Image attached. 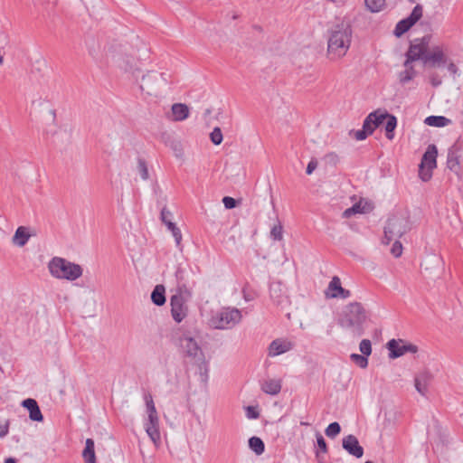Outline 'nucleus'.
Segmentation results:
<instances>
[{
    "label": "nucleus",
    "instance_id": "c85d7f7f",
    "mask_svg": "<svg viewBox=\"0 0 463 463\" xmlns=\"http://www.w3.org/2000/svg\"><path fill=\"white\" fill-rule=\"evenodd\" d=\"M165 288L163 285H156L152 291L151 300L156 306H163L165 303Z\"/></svg>",
    "mask_w": 463,
    "mask_h": 463
},
{
    "label": "nucleus",
    "instance_id": "864d4df0",
    "mask_svg": "<svg viewBox=\"0 0 463 463\" xmlns=\"http://www.w3.org/2000/svg\"><path fill=\"white\" fill-rule=\"evenodd\" d=\"M8 422L4 425H0V438H4L8 433Z\"/></svg>",
    "mask_w": 463,
    "mask_h": 463
},
{
    "label": "nucleus",
    "instance_id": "20e7f679",
    "mask_svg": "<svg viewBox=\"0 0 463 463\" xmlns=\"http://www.w3.org/2000/svg\"><path fill=\"white\" fill-rule=\"evenodd\" d=\"M48 269L52 277L70 281L76 280L83 273V269L79 264L61 257L52 258L48 263Z\"/></svg>",
    "mask_w": 463,
    "mask_h": 463
},
{
    "label": "nucleus",
    "instance_id": "f704fd0d",
    "mask_svg": "<svg viewBox=\"0 0 463 463\" xmlns=\"http://www.w3.org/2000/svg\"><path fill=\"white\" fill-rule=\"evenodd\" d=\"M137 172L143 180H147L149 178V173L146 163L142 158L137 159Z\"/></svg>",
    "mask_w": 463,
    "mask_h": 463
},
{
    "label": "nucleus",
    "instance_id": "6e6552de",
    "mask_svg": "<svg viewBox=\"0 0 463 463\" xmlns=\"http://www.w3.org/2000/svg\"><path fill=\"white\" fill-rule=\"evenodd\" d=\"M166 73L157 71H148L140 80L139 88L141 91L149 96H156L158 91L166 85Z\"/></svg>",
    "mask_w": 463,
    "mask_h": 463
},
{
    "label": "nucleus",
    "instance_id": "680f3d73",
    "mask_svg": "<svg viewBox=\"0 0 463 463\" xmlns=\"http://www.w3.org/2000/svg\"><path fill=\"white\" fill-rule=\"evenodd\" d=\"M301 425H308L307 422H301Z\"/></svg>",
    "mask_w": 463,
    "mask_h": 463
},
{
    "label": "nucleus",
    "instance_id": "6e6d98bb",
    "mask_svg": "<svg viewBox=\"0 0 463 463\" xmlns=\"http://www.w3.org/2000/svg\"><path fill=\"white\" fill-rule=\"evenodd\" d=\"M448 71L452 74H456L458 72V68L453 62H450L448 65Z\"/></svg>",
    "mask_w": 463,
    "mask_h": 463
},
{
    "label": "nucleus",
    "instance_id": "7ed1b4c3",
    "mask_svg": "<svg viewBox=\"0 0 463 463\" xmlns=\"http://www.w3.org/2000/svg\"><path fill=\"white\" fill-rule=\"evenodd\" d=\"M106 58L108 62L132 76H136L139 71L137 61L129 52V47L127 44H110L107 50Z\"/></svg>",
    "mask_w": 463,
    "mask_h": 463
},
{
    "label": "nucleus",
    "instance_id": "2eb2a0df",
    "mask_svg": "<svg viewBox=\"0 0 463 463\" xmlns=\"http://www.w3.org/2000/svg\"><path fill=\"white\" fill-rule=\"evenodd\" d=\"M172 217H173L172 213L166 207H164L161 210V214H160L161 221L165 223V225L167 227V229L171 232L173 237L175 238L176 247L182 251L183 250L182 232H181V230L176 226V224L172 222Z\"/></svg>",
    "mask_w": 463,
    "mask_h": 463
},
{
    "label": "nucleus",
    "instance_id": "bb28decb",
    "mask_svg": "<svg viewBox=\"0 0 463 463\" xmlns=\"http://www.w3.org/2000/svg\"><path fill=\"white\" fill-rule=\"evenodd\" d=\"M175 279H176V292H183L188 294L190 290L188 289L185 280V270L182 267H178L175 271Z\"/></svg>",
    "mask_w": 463,
    "mask_h": 463
},
{
    "label": "nucleus",
    "instance_id": "f3484780",
    "mask_svg": "<svg viewBox=\"0 0 463 463\" xmlns=\"http://www.w3.org/2000/svg\"><path fill=\"white\" fill-rule=\"evenodd\" d=\"M295 344L288 338H277L273 340L268 348L269 355L271 357L285 354L293 349Z\"/></svg>",
    "mask_w": 463,
    "mask_h": 463
},
{
    "label": "nucleus",
    "instance_id": "bf43d9fd",
    "mask_svg": "<svg viewBox=\"0 0 463 463\" xmlns=\"http://www.w3.org/2000/svg\"><path fill=\"white\" fill-rule=\"evenodd\" d=\"M33 105H35L38 103L40 106H43L44 104H49V101L45 99H40L39 100H33Z\"/></svg>",
    "mask_w": 463,
    "mask_h": 463
},
{
    "label": "nucleus",
    "instance_id": "1a4fd4ad",
    "mask_svg": "<svg viewBox=\"0 0 463 463\" xmlns=\"http://www.w3.org/2000/svg\"><path fill=\"white\" fill-rule=\"evenodd\" d=\"M437 155L438 150L435 145H430L423 154L419 168V176L423 182H427L431 178L432 171L437 166Z\"/></svg>",
    "mask_w": 463,
    "mask_h": 463
},
{
    "label": "nucleus",
    "instance_id": "dca6fc26",
    "mask_svg": "<svg viewBox=\"0 0 463 463\" xmlns=\"http://www.w3.org/2000/svg\"><path fill=\"white\" fill-rule=\"evenodd\" d=\"M447 57L441 46L436 45L428 50L423 58V62L427 65L435 67L445 64Z\"/></svg>",
    "mask_w": 463,
    "mask_h": 463
},
{
    "label": "nucleus",
    "instance_id": "c756f323",
    "mask_svg": "<svg viewBox=\"0 0 463 463\" xmlns=\"http://www.w3.org/2000/svg\"><path fill=\"white\" fill-rule=\"evenodd\" d=\"M405 70L401 71L398 74V79L401 84L404 85L414 79L416 76V71L413 69V66L411 64L404 65Z\"/></svg>",
    "mask_w": 463,
    "mask_h": 463
},
{
    "label": "nucleus",
    "instance_id": "2f4dec72",
    "mask_svg": "<svg viewBox=\"0 0 463 463\" xmlns=\"http://www.w3.org/2000/svg\"><path fill=\"white\" fill-rule=\"evenodd\" d=\"M428 126L442 128L450 123V119L443 116H430L424 121Z\"/></svg>",
    "mask_w": 463,
    "mask_h": 463
},
{
    "label": "nucleus",
    "instance_id": "9b49d317",
    "mask_svg": "<svg viewBox=\"0 0 463 463\" xmlns=\"http://www.w3.org/2000/svg\"><path fill=\"white\" fill-rule=\"evenodd\" d=\"M430 40V35H425L422 38L416 39L413 43H411L406 53V60L403 65L411 64L412 61L418 60H421L423 61V58L429 50Z\"/></svg>",
    "mask_w": 463,
    "mask_h": 463
},
{
    "label": "nucleus",
    "instance_id": "5701e85b",
    "mask_svg": "<svg viewBox=\"0 0 463 463\" xmlns=\"http://www.w3.org/2000/svg\"><path fill=\"white\" fill-rule=\"evenodd\" d=\"M430 377V373L428 372L420 373L415 377L414 385L418 392L422 395L426 393Z\"/></svg>",
    "mask_w": 463,
    "mask_h": 463
},
{
    "label": "nucleus",
    "instance_id": "ea45409f",
    "mask_svg": "<svg viewBox=\"0 0 463 463\" xmlns=\"http://www.w3.org/2000/svg\"><path fill=\"white\" fill-rule=\"evenodd\" d=\"M210 139L216 146L222 142L223 136L220 128L216 127L213 128L210 134Z\"/></svg>",
    "mask_w": 463,
    "mask_h": 463
},
{
    "label": "nucleus",
    "instance_id": "c9c22d12",
    "mask_svg": "<svg viewBox=\"0 0 463 463\" xmlns=\"http://www.w3.org/2000/svg\"><path fill=\"white\" fill-rule=\"evenodd\" d=\"M270 238L274 241H281L283 239V226L279 221L271 228Z\"/></svg>",
    "mask_w": 463,
    "mask_h": 463
},
{
    "label": "nucleus",
    "instance_id": "4be33fe9",
    "mask_svg": "<svg viewBox=\"0 0 463 463\" xmlns=\"http://www.w3.org/2000/svg\"><path fill=\"white\" fill-rule=\"evenodd\" d=\"M22 405L29 411V417L33 421H43V417L35 400L28 398Z\"/></svg>",
    "mask_w": 463,
    "mask_h": 463
},
{
    "label": "nucleus",
    "instance_id": "39448f33",
    "mask_svg": "<svg viewBox=\"0 0 463 463\" xmlns=\"http://www.w3.org/2000/svg\"><path fill=\"white\" fill-rule=\"evenodd\" d=\"M411 229V223L407 213H398L390 217L384 228L383 243L389 244L392 240H398Z\"/></svg>",
    "mask_w": 463,
    "mask_h": 463
},
{
    "label": "nucleus",
    "instance_id": "412c9836",
    "mask_svg": "<svg viewBox=\"0 0 463 463\" xmlns=\"http://www.w3.org/2000/svg\"><path fill=\"white\" fill-rule=\"evenodd\" d=\"M326 294L329 298H346L350 296V291L343 288L341 286L340 279L335 276L329 282Z\"/></svg>",
    "mask_w": 463,
    "mask_h": 463
},
{
    "label": "nucleus",
    "instance_id": "052dcab7",
    "mask_svg": "<svg viewBox=\"0 0 463 463\" xmlns=\"http://www.w3.org/2000/svg\"><path fill=\"white\" fill-rule=\"evenodd\" d=\"M5 463H16L15 460L14 458H7L5 459Z\"/></svg>",
    "mask_w": 463,
    "mask_h": 463
},
{
    "label": "nucleus",
    "instance_id": "6ab92c4d",
    "mask_svg": "<svg viewBox=\"0 0 463 463\" xmlns=\"http://www.w3.org/2000/svg\"><path fill=\"white\" fill-rule=\"evenodd\" d=\"M270 298L278 306H283L288 302L286 287L280 282H273L269 288Z\"/></svg>",
    "mask_w": 463,
    "mask_h": 463
},
{
    "label": "nucleus",
    "instance_id": "4c0bfd02",
    "mask_svg": "<svg viewBox=\"0 0 463 463\" xmlns=\"http://www.w3.org/2000/svg\"><path fill=\"white\" fill-rule=\"evenodd\" d=\"M386 111H381V110H375L369 114V116L372 118V119L375 122V125H377V128L383 123L387 117Z\"/></svg>",
    "mask_w": 463,
    "mask_h": 463
},
{
    "label": "nucleus",
    "instance_id": "b1692460",
    "mask_svg": "<svg viewBox=\"0 0 463 463\" xmlns=\"http://www.w3.org/2000/svg\"><path fill=\"white\" fill-rule=\"evenodd\" d=\"M261 390L268 394L276 395L281 390V381L279 379H268L261 384Z\"/></svg>",
    "mask_w": 463,
    "mask_h": 463
},
{
    "label": "nucleus",
    "instance_id": "13d9d810",
    "mask_svg": "<svg viewBox=\"0 0 463 463\" xmlns=\"http://www.w3.org/2000/svg\"><path fill=\"white\" fill-rule=\"evenodd\" d=\"M352 208H353V209H354V212L355 213H363V210H362V207H361V203H355V204H354V205L352 206Z\"/></svg>",
    "mask_w": 463,
    "mask_h": 463
},
{
    "label": "nucleus",
    "instance_id": "a878e982",
    "mask_svg": "<svg viewBox=\"0 0 463 463\" xmlns=\"http://www.w3.org/2000/svg\"><path fill=\"white\" fill-rule=\"evenodd\" d=\"M94 441L92 439H87L85 448L82 451V458L85 463H96V455L94 449Z\"/></svg>",
    "mask_w": 463,
    "mask_h": 463
},
{
    "label": "nucleus",
    "instance_id": "aec40b11",
    "mask_svg": "<svg viewBox=\"0 0 463 463\" xmlns=\"http://www.w3.org/2000/svg\"><path fill=\"white\" fill-rule=\"evenodd\" d=\"M342 446L350 455L360 458L364 455V449L360 446L358 439L354 435H348L343 439Z\"/></svg>",
    "mask_w": 463,
    "mask_h": 463
},
{
    "label": "nucleus",
    "instance_id": "0eeeda50",
    "mask_svg": "<svg viewBox=\"0 0 463 463\" xmlns=\"http://www.w3.org/2000/svg\"><path fill=\"white\" fill-rule=\"evenodd\" d=\"M144 400L146 402V412L147 418L144 422V428L154 443V445L158 448L161 444V434L159 430V417L150 393H146L144 396Z\"/></svg>",
    "mask_w": 463,
    "mask_h": 463
},
{
    "label": "nucleus",
    "instance_id": "603ef678",
    "mask_svg": "<svg viewBox=\"0 0 463 463\" xmlns=\"http://www.w3.org/2000/svg\"><path fill=\"white\" fill-rule=\"evenodd\" d=\"M35 63L38 65L37 67V70L40 71L42 68H44L46 67V61L43 57L42 56H39L36 60H35Z\"/></svg>",
    "mask_w": 463,
    "mask_h": 463
},
{
    "label": "nucleus",
    "instance_id": "ddd939ff",
    "mask_svg": "<svg viewBox=\"0 0 463 463\" xmlns=\"http://www.w3.org/2000/svg\"><path fill=\"white\" fill-rule=\"evenodd\" d=\"M422 6L420 5H417L407 18L401 20L396 24L394 34L397 37L402 36L422 17Z\"/></svg>",
    "mask_w": 463,
    "mask_h": 463
},
{
    "label": "nucleus",
    "instance_id": "f03ea898",
    "mask_svg": "<svg viewBox=\"0 0 463 463\" xmlns=\"http://www.w3.org/2000/svg\"><path fill=\"white\" fill-rule=\"evenodd\" d=\"M367 317V312L364 306L359 302H352L343 308L338 318V325L354 337H359L364 334V325Z\"/></svg>",
    "mask_w": 463,
    "mask_h": 463
},
{
    "label": "nucleus",
    "instance_id": "de8ad7c7",
    "mask_svg": "<svg viewBox=\"0 0 463 463\" xmlns=\"http://www.w3.org/2000/svg\"><path fill=\"white\" fill-rule=\"evenodd\" d=\"M370 134L367 133L366 129L364 128L360 130H357L354 132V136L356 140H364L369 136Z\"/></svg>",
    "mask_w": 463,
    "mask_h": 463
},
{
    "label": "nucleus",
    "instance_id": "72a5a7b5",
    "mask_svg": "<svg viewBox=\"0 0 463 463\" xmlns=\"http://www.w3.org/2000/svg\"><path fill=\"white\" fill-rule=\"evenodd\" d=\"M365 6L372 13H378L385 6V0H364Z\"/></svg>",
    "mask_w": 463,
    "mask_h": 463
},
{
    "label": "nucleus",
    "instance_id": "423d86ee",
    "mask_svg": "<svg viewBox=\"0 0 463 463\" xmlns=\"http://www.w3.org/2000/svg\"><path fill=\"white\" fill-rule=\"evenodd\" d=\"M242 318L241 310L225 307L214 312L209 319V325L214 329L228 330L238 325Z\"/></svg>",
    "mask_w": 463,
    "mask_h": 463
},
{
    "label": "nucleus",
    "instance_id": "c03bdc74",
    "mask_svg": "<svg viewBox=\"0 0 463 463\" xmlns=\"http://www.w3.org/2000/svg\"><path fill=\"white\" fill-rule=\"evenodd\" d=\"M391 252L396 258H398V257H400L402 255V245L397 240H395L394 243L392 244V249H391Z\"/></svg>",
    "mask_w": 463,
    "mask_h": 463
},
{
    "label": "nucleus",
    "instance_id": "9d476101",
    "mask_svg": "<svg viewBox=\"0 0 463 463\" xmlns=\"http://www.w3.org/2000/svg\"><path fill=\"white\" fill-rule=\"evenodd\" d=\"M190 297L191 292H188V294L176 292L171 297V315L175 322L180 323L187 317L188 306L186 303Z\"/></svg>",
    "mask_w": 463,
    "mask_h": 463
},
{
    "label": "nucleus",
    "instance_id": "f8f14e48",
    "mask_svg": "<svg viewBox=\"0 0 463 463\" xmlns=\"http://www.w3.org/2000/svg\"><path fill=\"white\" fill-rule=\"evenodd\" d=\"M179 345L183 352L196 362L203 359V354L197 341L189 334L185 333L179 338Z\"/></svg>",
    "mask_w": 463,
    "mask_h": 463
},
{
    "label": "nucleus",
    "instance_id": "09e8293b",
    "mask_svg": "<svg viewBox=\"0 0 463 463\" xmlns=\"http://www.w3.org/2000/svg\"><path fill=\"white\" fill-rule=\"evenodd\" d=\"M430 82L433 87H438L441 84V78L437 73H432L430 76Z\"/></svg>",
    "mask_w": 463,
    "mask_h": 463
},
{
    "label": "nucleus",
    "instance_id": "a211bd4d",
    "mask_svg": "<svg viewBox=\"0 0 463 463\" xmlns=\"http://www.w3.org/2000/svg\"><path fill=\"white\" fill-rule=\"evenodd\" d=\"M190 116V109L184 103H174L171 109L165 117L172 122H181L187 119Z\"/></svg>",
    "mask_w": 463,
    "mask_h": 463
},
{
    "label": "nucleus",
    "instance_id": "f257e3e1",
    "mask_svg": "<svg viewBox=\"0 0 463 463\" xmlns=\"http://www.w3.org/2000/svg\"><path fill=\"white\" fill-rule=\"evenodd\" d=\"M352 26L343 19L334 24L327 31V58L331 61L342 59L348 52L352 41Z\"/></svg>",
    "mask_w": 463,
    "mask_h": 463
},
{
    "label": "nucleus",
    "instance_id": "37998d69",
    "mask_svg": "<svg viewBox=\"0 0 463 463\" xmlns=\"http://www.w3.org/2000/svg\"><path fill=\"white\" fill-rule=\"evenodd\" d=\"M246 410V416L248 419H251V420H255V419H258L260 417V412L257 409V407H254V406H247L245 408Z\"/></svg>",
    "mask_w": 463,
    "mask_h": 463
},
{
    "label": "nucleus",
    "instance_id": "49530a36",
    "mask_svg": "<svg viewBox=\"0 0 463 463\" xmlns=\"http://www.w3.org/2000/svg\"><path fill=\"white\" fill-rule=\"evenodd\" d=\"M222 203L226 209H232L236 206V201L232 197L225 196L222 199Z\"/></svg>",
    "mask_w": 463,
    "mask_h": 463
},
{
    "label": "nucleus",
    "instance_id": "4468645a",
    "mask_svg": "<svg viewBox=\"0 0 463 463\" xmlns=\"http://www.w3.org/2000/svg\"><path fill=\"white\" fill-rule=\"evenodd\" d=\"M387 347L390 351L391 358L400 357L407 353L415 354L418 351V346L413 344L405 343L402 340L392 339L387 343Z\"/></svg>",
    "mask_w": 463,
    "mask_h": 463
},
{
    "label": "nucleus",
    "instance_id": "e2e57ef3",
    "mask_svg": "<svg viewBox=\"0 0 463 463\" xmlns=\"http://www.w3.org/2000/svg\"><path fill=\"white\" fill-rule=\"evenodd\" d=\"M365 463H373V461L368 460V461H366Z\"/></svg>",
    "mask_w": 463,
    "mask_h": 463
},
{
    "label": "nucleus",
    "instance_id": "79ce46f5",
    "mask_svg": "<svg viewBox=\"0 0 463 463\" xmlns=\"http://www.w3.org/2000/svg\"><path fill=\"white\" fill-rule=\"evenodd\" d=\"M363 127L370 135L377 128V125L369 115L365 118Z\"/></svg>",
    "mask_w": 463,
    "mask_h": 463
},
{
    "label": "nucleus",
    "instance_id": "8fccbe9b",
    "mask_svg": "<svg viewBox=\"0 0 463 463\" xmlns=\"http://www.w3.org/2000/svg\"><path fill=\"white\" fill-rule=\"evenodd\" d=\"M317 167V161L316 159H312L307 166V174L311 175L315 169Z\"/></svg>",
    "mask_w": 463,
    "mask_h": 463
},
{
    "label": "nucleus",
    "instance_id": "5fc2aeb1",
    "mask_svg": "<svg viewBox=\"0 0 463 463\" xmlns=\"http://www.w3.org/2000/svg\"><path fill=\"white\" fill-rule=\"evenodd\" d=\"M354 209H353L352 207L350 208H347L346 210L344 211L343 213V217L345 218H350L352 215L355 214V213L354 212Z\"/></svg>",
    "mask_w": 463,
    "mask_h": 463
},
{
    "label": "nucleus",
    "instance_id": "7c9ffc66",
    "mask_svg": "<svg viewBox=\"0 0 463 463\" xmlns=\"http://www.w3.org/2000/svg\"><path fill=\"white\" fill-rule=\"evenodd\" d=\"M385 120H386V123H385L384 129H385L386 137L389 140H392L394 137V129L397 126V118L395 116L388 113Z\"/></svg>",
    "mask_w": 463,
    "mask_h": 463
},
{
    "label": "nucleus",
    "instance_id": "a18cd8bd",
    "mask_svg": "<svg viewBox=\"0 0 463 463\" xmlns=\"http://www.w3.org/2000/svg\"><path fill=\"white\" fill-rule=\"evenodd\" d=\"M317 443L318 448L321 449V451L323 453L327 452V446H326V440L320 433L317 434Z\"/></svg>",
    "mask_w": 463,
    "mask_h": 463
},
{
    "label": "nucleus",
    "instance_id": "a19ab883",
    "mask_svg": "<svg viewBox=\"0 0 463 463\" xmlns=\"http://www.w3.org/2000/svg\"><path fill=\"white\" fill-rule=\"evenodd\" d=\"M359 349L362 354L365 356H369L372 353V344L371 341L368 339H363L360 342Z\"/></svg>",
    "mask_w": 463,
    "mask_h": 463
},
{
    "label": "nucleus",
    "instance_id": "cd10ccee",
    "mask_svg": "<svg viewBox=\"0 0 463 463\" xmlns=\"http://www.w3.org/2000/svg\"><path fill=\"white\" fill-rule=\"evenodd\" d=\"M447 166L459 176V158L457 153L451 148L449 150L447 158Z\"/></svg>",
    "mask_w": 463,
    "mask_h": 463
},
{
    "label": "nucleus",
    "instance_id": "3c124183",
    "mask_svg": "<svg viewBox=\"0 0 463 463\" xmlns=\"http://www.w3.org/2000/svg\"><path fill=\"white\" fill-rule=\"evenodd\" d=\"M325 159L326 160L327 163L335 165L338 157L335 153H329L326 156Z\"/></svg>",
    "mask_w": 463,
    "mask_h": 463
},
{
    "label": "nucleus",
    "instance_id": "e433bc0d",
    "mask_svg": "<svg viewBox=\"0 0 463 463\" xmlns=\"http://www.w3.org/2000/svg\"><path fill=\"white\" fill-rule=\"evenodd\" d=\"M341 431V427L338 422L330 423L325 430L326 435L328 438H335Z\"/></svg>",
    "mask_w": 463,
    "mask_h": 463
},
{
    "label": "nucleus",
    "instance_id": "58836bf2",
    "mask_svg": "<svg viewBox=\"0 0 463 463\" xmlns=\"http://www.w3.org/2000/svg\"><path fill=\"white\" fill-rule=\"evenodd\" d=\"M351 360L361 368H366L368 365V360L365 355L352 354L350 355Z\"/></svg>",
    "mask_w": 463,
    "mask_h": 463
},
{
    "label": "nucleus",
    "instance_id": "393cba45",
    "mask_svg": "<svg viewBox=\"0 0 463 463\" xmlns=\"http://www.w3.org/2000/svg\"><path fill=\"white\" fill-rule=\"evenodd\" d=\"M29 239L30 234L28 233L27 229L24 226H20L15 231L12 241L14 245L23 247L27 243Z\"/></svg>",
    "mask_w": 463,
    "mask_h": 463
},
{
    "label": "nucleus",
    "instance_id": "473e14b6",
    "mask_svg": "<svg viewBox=\"0 0 463 463\" xmlns=\"http://www.w3.org/2000/svg\"><path fill=\"white\" fill-rule=\"evenodd\" d=\"M249 447L257 455H261L265 450L264 442L259 437H251L249 439Z\"/></svg>",
    "mask_w": 463,
    "mask_h": 463
},
{
    "label": "nucleus",
    "instance_id": "4d7b16f0",
    "mask_svg": "<svg viewBox=\"0 0 463 463\" xmlns=\"http://www.w3.org/2000/svg\"><path fill=\"white\" fill-rule=\"evenodd\" d=\"M48 115L50 117V119L54 122L56 119V110L54 109H50L48 111Z\"/></svg>",
    "mask_w": 463,
    "mask_h": 463
}]
</instances>
